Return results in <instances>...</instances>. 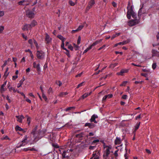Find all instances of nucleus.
I'll return each instance as SVG.
<instances>
[{
	"label": "nucleus",
	"mask_w": 159,
	"mask_h": 159,
	"mask_svg": "<svg viewBox=\"0 0 159 159\" xmlns=\"http://www.w3.org/2000/svg\"><path fill=\"white\" fill-rule=\"evenodd\" d=\"M37 127L36 126L33 129L31 134L33 135L34 139L38 140L43 136L44 132L40 130L37 131Z\"/></svg>",
	"instance_id": "nucleus-1"
},
{
	"label": "nucleus",
	"mask_w": 159,
	"mask_h": 159,
	"mask_svg": "<svg viewBox=\"0 0 159 159\" xmlns=\"http://www.w3.org/2000/svg\"><path fill=\"white\" fill-rule=\"evenodd\" d=\"M104 152L103 155V159H109L108 156L111 150V147L110 146L104 145Z\"/></svg>",
	"instance_id": "nucleus-2"
},
{
	"label": "nucleus",
	"mask_w": 159,
	"mask_h": 159,
	"mask_svg": "<svg viewBox=\"0 0 159 159\" xmlns=\"http://www.w3.org/2000/svg\"><path fill=\"white\" fill-rule=\"evenodd\" d=\"M128 11L127 12V17L129 19H130L131 16L132 17L135 18L136 17V14L134 12L132 6H131L129 8V6L127 7Z\"/></svg>",
	"instance_id": "nucleus-3"
},
{
	"label": "nucleus",
	"mask_w": 159,
	"mask_h": 159,
	"mask_svg": "<svg viewBox=\"0 0 159 159\" xmlns=\"http://www.w3.org/2000/svg\"><path fill=\"white\" fill-rule=\"evenodd\" d=\"M27 136L25 135L23 140L20 142L17 145L16 147L17 148H19L21 147L25 146L28 143L27 141Z\"/></svg>",
	"instance_id": "nucleus-4"
},
{
	"label": "nucleus",
	"mask_w": 159,
	"mask_h": 159,
	"mask_svg": "<svg viewBox=\"0 0 159 159\" xmlns=\"http://www.w3.org/2000/svg\"><path fill=\"white\" fill-rule=\"evenodd\" d=\"M100 151L99 150H96L93 152V157L90 159H99L100 156Z\"/></svg>",
	"instance_id": "nucleus-5"
},
{
	"label": "nucleus",
	"mask_w": 159,
	"mask_h": 159,
	"mask_svg": "<svg viewBox=\"0 0 159 159\" xmlns=\"http://www.w3.org/2000/svg\"><path fill=\"white\" fill-rule=\"evenodd\" d=\"M37 57L39 59H43L44 58V53L42 51H37L36 53Z\"/></svg>",
	"instance_id": "nucleus-6"
},
{
	"label": "nucleus",
	"mask_w": 159,
	"mask_h": 159,
	"mask_svg": "<svg viewBox=\"0 0 159 159\" xmlns=\"http://www.w3.org/2000/svg\"><path fill=\"white\" fill-rule=\"evenodd\" d=\"M95 4V0H90L88 2L87 7L86 8V10L89 11Z\"/></svg>",
	"instance_id": "nucleus-7"
},
{
	"label": "nucleus",
	"mask_w": 159,
	"mask_h": 159,
	"mask_svg": "<svg viewBox=\"0 0 159 159\" xmlns=\"http://www.w3.org/2000/svg\"><path fill=\"white\" fill-rule=\"evenodd\" d=\"M34 15V13L32 11L28 10L26 11V15L29 17H33Z\"/></svg>",
	"instance_id": "nucleus-8"
},
{
	"label": "nucleus",
	"mask_w": 159,
	"mask_h": 159,
	"mask_svg": "<svg viewBox=\"0 0 159 159\" xmlns=\"http://www.w3.org/2000/svg\"><path fill=\"white\" fill-rule=\"evenodd\" d=\"M139 23L138 20H134L130 21L129 22V25L130 26H132L135 25Z\"/></svg>",
	"instance_id": "nucleus-9"
},
{
	"label": "nucleus",
	"mask_w": 159,
	"mask_h": 159,
	"mask_svg": "<svg viewBox=\"0 0 159 159\" xmlns=\"http://www.w3.org/2000/svg\"><path fill=\"white\" fill-rule=\"evenodd\" d=\"M98 118V116L95 114H93L91 117V118L90 119V121L91 122H94V123H97V121L95 119Z\"/></svg>",
	"instance_id": "nucleus-10"
},
{
	"label": "nucleus",
	"mask_w": 159,
	"mask_h": 159,
	"mask_svg": "<svg viewBox=\"0 0 159 159\" xmlns=\"http://www.w3.org/2000/svg\"><path fill=\"white\" fill-rule=\"evenodd\" d=\"M31 28L30 25L25 24L22 27V30L24 31L28 30Z\"/></svg>",
	"instance_id": "nucleus-11"
},
{
	"label": "nucleus",
	"mask_w": 159,
	"mask_h": 159,
	"mask_svg": "<svg viewBox=\"0 0 159 159\" xmlns=\"http://www.w3.org/2000/svg\"><path fill=\"white\" fill-rule=\"evenodd\" d=\"M45 35V41L46 43L49 44L51 42L52 39L47 34H46Z\"/></svg>",
	"instance_id": "nucleus-12"
},
{
	"label": "nucleus",
	"mask_w": 159,
	"mask_h": 159,
	"mask_svg": "<svg viewBox=\"0 0 159 159\" xmlns=\"http://www.w3.org/2000/svg\"><path fill=\"white\" fill-rule=\"evenodd\" d=\"M16 117L17 119V121L20 123H21L22 120L25 118L22 115L16 116Z\"/></svg>",
	"instance_id": "nucleus-13"
},
{
	"label": "nucleus",
	"mask_w": 159,
	"mask_h": 159,
	"mask_svg": "<svg viewBox=\"0 0 159 159\" xmlns=\"http://www.w3.org/2000/svg\"><path fill=\"white\" fill-rule=\"evenodd\" d=\"M28 42L30 44H32V43L34 42V45L37 48V49H39V47L38 45V43L34 39L32 40V39H30L28 40Z\"/></svg>",
	"instance_id": "nucleus-14"
},
{
	"label": "nucleus",
	"mask_w": 159,
	"mask_h": 159,
	"mask_svg": "<svg viewBox=\"0 0 159 159\" xmlns=\"http://www.w3.org/2000/svg\"><path fill=\"white\" fill-rule=\"evenodd\" d=\"M92 93V92H91L89 93H85L83 95L79 98V100L83 99L84 98H87Z\"/></svg>",
	"instance_id": "nucleus-15"
},
{
	"label": "nucleus",
	"mask_w": 159,
	"mask_h": 159,
	"mask_svg": "<svg viewBox=\"0 0 159 159\" xmlns=\"http://www.w3.org/2000/svg\"><path fill=\"white\" fill-rule=\"evenodd\" d=\"M128 72V70L126 69H122L121 70L120 72H118L116 73L117 75H123L124 73H127Z\"/></svg>",
	"instance_id": "nucleus-16"
},
{
	"label": "nucleus",
	"mask_w": 159,
	"mask_h": 159,
	"mask_svg": "<svg viewBox=\"0 0 159 159\" xmlns=\"http://www.w3.org/2000/svg\"><path fill=\"white\" fill-rule=\"evenodd\" d=\"M7 87L9 91L10 92L13 91L15 93L17 91V90L16 89L12 87L9 83L8 84Z\"/></svg>",
	"instance_id": "nucleus-17"
},
{
	"label": "nucleus",
	"mask_w": 159,
	"mask_h": 159,
	"mask_svg": "<svg viewBox=\"0 0 159 159\" xmlns=\"http://www.w3.org/2000/svg\"><path fill=\"white\" fill-rule=\"evenodd\" d=\"M18 4L20 5H27L29 4V2L28 1L23 0L19 2Z\"/></svg>",
	"instance_id": "nucleus-18"
},
{
	"label": "nucleus",
	"mask_w": 159,
	"mask_h": 159,
	"mask_svg": "<svg viewBox=\"0 0 159 159\" xmlns=\"http://www.w3.org/2000/svg\"><path fill=\"white\" fill-rule=\"evenodd\" d=\"M85 126H88L89 128L92 129L95 126V125L93 123H86L85 124Z\"/></svg>",
	"instance_id": "nucleus-19"
},
{
	"label": "nucleus",
	"mask_w": 159,
	"mask_h": 159,
	"mask_svg": "<svg viewBox=\"0 0 159 159\" xmlns=\"http://www.w3.org/2000/svg\"><path fill=\"white\" fill-rule=\"evenodd\" d=\"M33 66L34 67L36 68L38 71H39L40 70V68L39 64H37L36 62H34L33 63Z\"/></svg>",
	"instance_id": "nucleus-20"
},
{
	"label": "nucleus",
	"mask_w": 159,
	"mask_h": 159,
	"mask_svg": "<svg viewBox=\"0 0 159 159\" xmlns=\"http://www.w3.org/2000/svg\"><path fill=\"white\" fill-rule=\"evenodd\" d=\"M115 143L116 144H120L121 143V140L118 137H116L115 141Z\"/></svg>",
	"instance_id": "nucleus-21"
},
{
	"label": "nucleus",
	"mask_w": 159,
	"mask_h": 159,
	"mask_svg": "<svg viewBox=\"0 0 159 159\" xmlns=\"http://www.w3.org/2000/svg\"><path fill=\"white\" fill-rule=\"evenodd\" d=\"M152 56L159 57V52L155 50H153L152 51Z\"/></svg>",
	"instance_id": "nucleus-22"
},
{
	"label": "nucleus",
	"mask_w": 159,
	"mask_h": 159,
	"mask_svg": "<svg viewBox=\"0 0 159 159\" xmlns=\"http://www.w3.org/2000/svg\"><path fill=\"white\" fill-rule=\"evenodd\" d=\"M25 80V79L24 77H23L22 79L19 81V83L17 84V87L18 88H19L21 86Z\"/></svg>",
	"instance_id": "nucleus-23"
},
{
	"label": "nucleus",
	"mask_w": 159,
	"mask_h": 159,
	"mask_svg": "<svg viewBox=\"0 0 159 159\" xmlns=\"http://www.w3.org/2000/svg\"><path fill=\"white\" fill-rule=\"evenodd\" d=\"M102 40V39H100L99 40H97L93 43L92 45H91V46L92 47L93 46H95L98 43H99Z\"/></svg>",
	"instance_id": "nucleus-24"
},
{
	"label": "nucleus",
	"mask_w": 159,
	"mask_h": 159,
	"mask_svg": "<svg viewBox=\"0 0 159 159\" xmlns=\"http://www.w3.org/2000/svg\"><path fill=\"white\" fill-rule=\"evenodd\" d=\"M68 94V93L67 92H61L59 95V96L60 97H63L64 95H66Z\"/></svg>",
	"instance_id": "nucleus-25"
},
{
	"label": "nucleus",
	"mask_w": 159,
	"mask_h": 159,
	"mask_svg": "<svg viewBox=\"0 0 159 159\" xmlns=\"http://www.w3.org/2000/svg\"><path fill=\"white\" fill-rule=\"evenodd\" d=\"M37 25V22L33 20L31 22V24L30 25V27L31 28L32 27L34 26Z\"/></svg>",
	"instance_id": "nucleus-26"
},
{
	"label": "nucleus",
	"mask_w": 159,
	"mask_h": 159,
	"mask_svg": "<svg viewBox=\"0 0 159 159\" xmlns=\"http://www.w3.org/2000/svg\"><path fill=\"white\" fill-rule=\"evenodd\" d=\"M57 37L61 39L62 42L64 41L65 40V39L62 36L60 35H58Z\"/></svg>",
	"instance_id": "nucleus-27"
},
{
	"label": "nucleus",
	"mask_w": 159,
	"mask_h": 159,
	"mask_svg": "<svg viewBox=\"0 0 159 159\" xmlns=\"http://www.w3.org/2000/svg\"><path fill=\"white\" fill-rule=\"evenodd\" d=\"M15 129L16 131H17V130H19V131H23V129L18 125L16 126L15 128Z\"/></svg>",
	"instance_id": "nucleus-28"
},
{
	"label": "nucleus",
	"mask_w": 159,
	"mask_h": 159,
	"mask_svg": "<svg viewBox=\"0 0 159 159\" xmlns=\"http://www.w3.org/2000/svg\"><path fill=\"white\" fill-rule=\"evenodd\" d=\"M92 47L90 45L89 47L87 48L85 50H84L83 53H85L87 52L88 51L92 48Z\"/></svg>",
	"instance_id": "nucleus-29"
},
{
	"label": "nucleus",
	"mask_w": 159,
	"mask_h": 159,
	"mask_svg": "<svg viewBox=\"0 0 159 159\" xmlns=\"http://www.w3.org/2000/svg\"><path fill=\"white\" fill-rule=\"evenodd\" d=\"M92 47L90 45L89 47L87 48L85 50H84L83 53H85L87 52L88 51L92 48Z\"/></svg>",
	"instance_id": "nucleus-30"
},
{
	"label": "nucleus",
	"mask_w": 159,
	"mask_h": 159,
	"mask_svg": "<svg viewBox=\"0 0 159 159\" xmlns=\"http://www.w3.org/2000/svg\"><path fill=\"white\" fill-rule=\"evenodd\" d=\"M118 65L117 63H115L114 64H112L110 65V67L111 68H113L117 66Z\"/></svg>",
	"instance_id": "nucleus-31"
},
{
	"label": "nucleus",
	"mask_w": 159,
	"mask_h": 159,
	"mask_svg": "<svg viewBox=\"0 0 159 159\" xmlns=\"http://www.w3.org/2000/svg\"><path fill=\"white\" fill-rule=\"evenodd\" d=\"M140 124V122L137 123L135 125L134 128L135 131H136L139 128Z\"/></svg>",
	"instance_id": "nucleus-32"
},
{
	"label": "nucleus",
	"mask_w": 159,
	"mask_h": 159,
	"mask_svg": "<svg viewBox=\"0 0 159 159\" xmlns=\"http://www.w3.org/2000/svg\"><path fill=\"white\" fill-rule=\"evenodd\" d=\"M84 27V25H80L77 29L78 31L81 30L83 29Z\"/></svg>",
	"instance_id": "nucleus-33"
},
{
	"label": "nucleus",
	"mask_w": 159,
	"mask_h": 159,
	"mask_svg": "<svg viewBox=\"0 0 159 159\" xmlns=\"http://www.w3.org/2000/svg\"><path fill=\"white\" fill-rule=\"evenodd\" d=\"M42 97L45 100V101L47 102L48 100V98H47V97L45 95V94H44V93H43L42 94Z\"/></svg>",
	"instance_id": "nucleus-34"
},
{
	"label": "nucleus",
	"mask_w": 159,
	"mask_h": 159,
	"mask_svg": "<svg viewBox=\"0 0 159 159\" xmlns=\"http://www.w3.org/2000/svg\"><path fill=\"white\" fill-rule=\"evenodd\" d=\"M64 49L66 50V51H67V52H66L65 53L66 54V55L68 56V57H70V53H69V52L67 50V49L66 48H64Z\"/></svg>",
	"instance_id": "nucleus-35"
},
{
	"label": "nucleus",
	"mask_w": 159,
	"mask_h": 159,
	"mask_svg": "<svg viewBox=\"0 0 159 159\" xmlns=\"http://www.w3.org/2000/svg\"><path fill=\"white\" fill-rule=\"evenodd\" d=\"M69 3L71 6H74L75 5V3L71 0H69Z\"/></svg>",
	"instance_id": "nucleus-36"
},
{
	"label": "nucleus",
	"mask_w": 159,
	"mask_h": 159,
	"mask_svg": "<svg viewBox=\"0 0 159 159\" xmlns=\"http://www.w3.org/2000/svg\"><path fill=\"white\" fill-rule=\"evenodd\" d=\"M6 90V89L4 88V87H1L0 88V92L2 93Z\"/></svg>",
	"instance_id": "nucleus-37"
},
{
	"label": "nucleus",
	"mask_w": 159,
	"mask_h": 159,
	"mask_svg": "<svg viewBox=\"0 0 159 159\" xmlns=\"http://www.w3.org/2000/svg\"><path fill=\"white\" fill-rule=\"evenodd\" d=\"M56 83L59 86H60L62 85V83L60 81H56Z\"/></svg>",
	"instance_id": "nucleus-38"
},
{
	"label": "nucleus",
	"mask_w": 159,
	"mask_h": 159,
	"mask_svg": "<svg viewBox=\"0 0 159 159\" xmlns=\"http://www.w3.org/2000/svg\"><path fill=\"white\" fill-rule=\"evenodd\" d=\"M127 83V82L126 81H123V83L120 85V86H125Z\"/></svg>",
	"instance_id": "nucleus-39"
},
{
	"label": "nucleus",
	"mask_w": 159,
	"mask_h": 159,
	"mask_svg": "<svg viewBox=\"0 0 159 159\" xmlns=\"http://www.w3.org/2000/svg\"><path fill=\"white\" fill-rule=\"evenodd\" d=\"M74 47L75 48V50H78L79 48V46L76 45L75 44H74Z\"/></svg>",
	"instance_id": "nucleus-40"
},
{
	"label": "nucleus",
	"mask_w": 159,
	"mask_h": 159,
	"mask_svg": "<svg viewBox=\"0 0 159 159\" xmlns=\"http://www.w3.org/2000/svg\"><path fill=\"white\" fill-rule=\"evenodd\" d=\"M4 29V27L3 26H0V33H2V32L3 30Z\"/></svg>",
	"instance_id": "nucleus-41"
},
{
	"label": "nucleus",
	"mask_w": 159,
	"mask_h": 159,
	"mask_svg": "<svg viewBox=\"0 0 159 159\" xmlns=\"http://www.w3.org/2000/svg\"><path fill=\"white\" fill-rule=\"evenodd\" d=\"M1 139H2V140L8 139L9 140H10L9 138L7 136H6L5 137L2 138Z\"/></svg>",
	"instance_id": "nucleus-42"
},
{
	"label": "nucleus",
	"mask_w": 159,
	"mask_h": 159,
	"mask_svg": "<svg viewBox=\"0 0 159 159\" xmlns=\"http://www.w3.org/2000/svg\"><path fill=\"white\" fill-rule=\"evenodd\" d=\"M156 64L155 63H153L152 66V69L154 70L155 69L156 67Z\"/></svg>",
	"instance_id": "nucleus-43"
},
{
	"label": "nucleus",
	"mask_w": 159,
	"mask_h": 159,
	"mask_svg": "<svg viewBox=\"0 0 159 159\" xmlns=\"http://www.w3.org/2000/svg\"><path fill=\"white\" fill-rule=\"evenodd\" d=\"M52 92H53V91H52V88H51V87L48 90V93L49 94H50V93H52Z\"/></svg>",
	"instance_id": "nucleus-44"
},
{
	"label": "nucleus",
	"mask_w": 159,
	"mask_h": 159,
	"mask_svg": "<svg viewBox=\"0 0 159 159\" xmlns=\"http://www.w3.org/2000/svg\"><path fill=\"white\" fill-rule=\"evenodd\" d=\"M75 108V107H68L67 108H66L65 110L66 111H67L69 110H71V109H73Z\"/></svg>",
	"instance_id": "nucleus-45"
},
{
	"label": "nucleus",
	"mask_w": 159,
	"mask_h": 159,
	"mask_svg": "<svg viewBox=\"0 0 159 159\" xmlns=\"http://www.w3.org/2000/svg\"><path fill=\"white\" fill-rule=\"evenodd\" d=\"M81 41V37L80 36L78 37V38L77 40V44H79L80 43Z\"/></svg>",
	"instance_id": "nucleus-46"
},
{
	"label": "nucleus",
	"mask_w": 159,
	"mask_h": 159,
	"mask_svg": "<svg viewBox=\"0 0 159 159\" xmlns=\"http://www.w3.org/2000/svg\"><path fill=\"white\" fill-rule=\"evenodd\" d=\"M7 64V61H4V64L2 66V67L3 68L4 66H5Z\"/></svg>",
	"instance_id": "nucleus-47"
},
{
	"label": "nucleus",
	"mask_w": 159,
	"mask_h": 159,
	"mask_svg": "<svg viewBox=\"0 0 159 159\" xmlns=\"http://www.w3.org/2000/svg\"><path fill=\"white\" fill-rule=\"evenodd\" d=\"M8 74L9 73L8 72H7V71H5L4 75V77L5 78H7V77L8 75Z\"/></svg>",
	"instance_id": "nucleus-48"
},
{
	"label": "nucleus",
	"mask_w": 159,
	"mask_h": 159,
	"mask_svg": "<svg viewBox=\"0 0 159 159\" xmlns=\"http://www.w3.org/2000/svg\"><path fill=\"white\" fill-rule=\"evenodd\" d=\"M108 98L107 96L106 95L105 96H104L103 98H102V101L103 102H105L107 99Z\"/></svg>",
	"instance_id": "nucleus-49"
},
{
	"label": "nucleus",
	"mask_w": 159,
	"mask_h": 159,
	"mask_svg": "<svg viewBox=\"0 0 159 159\" xmlns=\"http://www.w3.org/2000/svg\"><path fill=\"white\" fill-rule=\"evenodd\" d=\"M66 151H64L62 154V156L64 158H65L66 157Z\"/></svg>",
	"instance_id": "nucleus-50"
},
{
	"label": "nucleus",
	"mask_w": 159,
	"mask_h": 159,
	"mask_svg": "<svg viewBox=\"0 0 159 159\" xmlns=\"http://www.w3.org/2000/svg\"><path fill=\"white\" fill-rule=\"evenodd\" d=\"M142 70L143 72H148L150 71L149 70L146 69H142Z\"/></svg>",
	"instance_id": "nucleus-51"
},
{
	"label": "nucleus",
	"mask_w": 159,
	"mask_h": 159,
	"mask_svg": "<svg viewBox=\"0 0 159 159\" xmlns=\"http://www.w3.org/2000/svg\"><path fill=\"white\" fill-rule=\"evenodd\" d=\"M106 68V67L102 68L101 70H99L98 72H97L95 73V74L97 75L99 74V73L100 72L102 71L103 70H104V69Z\"/></svg>",
	"instance_id": "nucleus-52"
},
{
	"label": "nucleus",
	"mask_w": 159,
	"mask_h": 159,
	"mask_svg": "<svg viewBox=\"0 0 159 159\" xmlns=\"http://www.w3.org/2000/svg\"><path fill=\"white\" fill-rule=\"evenodd\" d=\"M27 123H28V125H29L30 124V118L29 117H28L27 118Z\"/></svg>",
	"instance_id": "nucleus-53"
},
{
	"label": "nucleus",
	"mask_w": 159,
	"mask_h": 159,
	"mask_svg": "<svg viewBox=\"0 0 159 159\" xmlns=\"http://www.w3.org/2000/svg\"><path fill=\"white\" fill-rule=\"evenodd\" d=\"M18 78L17 75H14L12 76V80H15Z\"/></svg>",
	"instance_id": "nucleus-54"
},
{
	"label": "nucleus",
	"mask_w": 159,
	"mask_h": 159,
	"mask_svg": "<svg viewBox=\"0 0 159 159\" xmlns=\"http://www.w3.org/2000/svg\"><path fill=\"white\" fill-rule=\"evenodd\" d=\"M68 48L72 51L73 50V48L71 45L68 46Z\"/></svg>",
	"instance_id": "nucleus-55"
},
{
	"label": "nucleus",
	"mask_w": 159,
	"mask_h": 159,
	"mask_svg": "<svg viewBox=\"0 0 159 159\" xmlns=\"http://www.w3.org/2000/svg\"><path fill=\"white\" fill-rule=\"evenodd\" d=\"M7 81H5L4 83L1 85V87H5L7 84Z\"/></svg>",
	"instance_id": "nucleus-56"
},
{
	"label": "nucleus",
	"mask_w": 159,
	"mask_h": 159,
	"mask_svg": "<svg viewBox=\"0 0 159 159\" xmlns=\"http://www.w3.org/2000/svg\"><path fill=\"white\" fill-rule=\"evenodd\" d=\"M118 152V150H117L115 152L114 154L115 156L117 157L118 156V154L117 153Z\"/></svg>",
	"instance_id": "nucleus-57"
},
{
	"label": "nucleus",
	"mask_w": 159,
	"mask_h": 159,
	"mask_svg": "<svg viewBox=\"0 0 159 159\" xmlns=\"http://www.w3.org/2000/svg\"><path fill=\"white\" fill-rule=\"evenodd\" d=\"M127 96L126 95H123L122 96V98L123 99H126L127 98Z\"/></svg>",
	"instance_id": "nucleus-58"
},
{
	"label": "nucleus",
	"mask_w": 159,
	"mask_h": 159,
	"mask_svg": "<svg viewBox=\"0 0 159 159\" xmlns=\"http://www.w3.org/2000/svg\"><path fill=\"white\" fill-rule=\"evenodd\" d=\"M108 98H112L113 96V95L112 94H109L106 95Z\"/></svg>",
	"instance_id": "nucleus-59"
},
{
	"label": "nucleus",
	"mask_w": 159,
	"mask_h": 159,
	"mask_svg": "<svg viewBox=\"0 0 159 159\" xmlns=\"http://www.w3.org/2000/svg\"><path fill=\"white\" fill-rule=\"evenodd\" d=\"M22 36L24 39L25 40L27 39V36L25 35L24 34H22Z\"/></svg>",
	"instance_id": "nucleus-60"
},
{
	"label": "nucleus",
	"mask_w": 159,
	"mask_h": 159,
	"mask_svg": "<svg viewBox=\"0 0 159 159\" xmlns=\"http://www.w3.org/2000/svg\"><path fill=\"white\" fill-rule=\"evenodd\" d=\"M129 42V41H125L122 42V45H124V44H126V43H128Z\"/></svg>",
	"instance_id": "nucleus-61"
},
{
	"label": "nucleus",
	"mask_w": 159,
	"mask_h": 159,
	"mask_svg": "<svg viewBox=\"0 0 159 159\" xmlns=\"http://www.w3.org/2000/svg\"><path fill=\"white\" fill-rule=\"evenodd\" d=\"M52 146L55 148H58L59 147L58 145L56 144H52Z\"/></svg>",
	"instance_id": "nucleus-62"
},
{
	"label": "nucleus",
	"mask_w": 159,
	"mask_h": 159,
	"mask_svg": "<svg viewBox=\"0 0 159 159\" xmlns=\"http://www.w3.org/2000/svg\"><path fill=\"white\" fill-rule=\"evenodd\" d=\"M78 30L77 29L76 30H73L71 31V33L72 34L75 33L76 32H78Z\"/></svg>",
	"instance_id": "nucleus-63"
},
{
	"label": "nucleus",
	"mask_w": 159,
	"mask_h": 159,
	"mask_svg": "<svg viewBox=\"0 0 159 159\" xmlns=\"http://www.w3.org/2000/svg\"><path fill=\"white\" fill-rule=\"evenodd\" d=\"M84 82H83L81 83L80 84H78L79 86L80 87L81 86H83L84 85Z\"/></svg>",
	"instance_id": "nucleus-64"
}]
</instances>
